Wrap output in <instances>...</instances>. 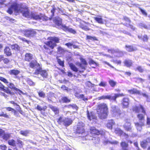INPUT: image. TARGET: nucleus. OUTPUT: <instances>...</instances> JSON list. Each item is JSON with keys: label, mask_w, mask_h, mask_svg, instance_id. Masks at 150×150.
<instances>
[{"label": "nucleus", "mask_w": 150, "mask_h": 150, "mask_svg": "<svg viewBox=\"0 0 150 150\" xmlns=\"http://www.w3.org/2000/svg\"><path fill=\"white\" fill-rule=\"evenodd\" d=\"M13 10L16 13H22L23 16L25 17L30 18V14L28 7L26 6H23L22 3L18 4L17 2H13L8 8L7 11L10 14H11Z\"/></svg>", "instance_id": "nucleus-1"}, {"label": "nucleus", "mask_w": 150, "mask_h": 150, "mask_svg": "<svg viewBox=\"0 0 150 150\" xmlns=\"http://www.w3.org/2000/svg\"><path fill=\"white\" fill-rule=\"evenodd\" d=\"M132 110L135 113H138L137 117L139 121V122L134 123L135 125L137 128L142 127L144 126L145 120V115H146V110L144 106L140 104L139 106H133Z\"/></svg>", "instance_id": "nucleus-2"}, {"label": "nucleus", "mask_w": 150, "mask_h": 150, "mask_svg": "<svg viewBox=\"0 0 150 150\" xmlns=\"http://www.w3.org/2000/svg\"><path fill=\"white\" fill-rule=\"evenodd\" d=\"M49 41L45 43V45L43 46V48L45 49V52L49 54H51L53 51L51 50L50 48L53 49L54 47L57 46V43H58L60 42V39L59 38L55 37H49L47 38Z\"/></svg>", "instance_id": "nucleus-3"}, {"label": "nucleus", "mask_w": 150, "mask_h": 150, "mask_svg": "<svg viewBox=\"0 0 150 150\" xmlns=\"http://www.w3.org/2000/svg\"><path fill=\"white\" fill-rule=\"evenodd\" d=\"M97 112L100 119L107 118L108 114V108L107 104L105 103H100L98 105Z\"/></svg>", "instance_id": "nucleus-4"}, {"label": "nucleus", "mask_w": 150, "mask_h": 150, "mask_svg": "<svg viewBox=\"0 0 150 150\" xmlns=\"http://www.w3.org/2000/svg\"><path fill=\"white\" fill-rule=\"evenodd\" d=\"M9 87H5L0 82V90H2L8 94L12 95L13 93L9 89H13L16 91H20V90L15 86L14 84L12 83H9Z\"/></svg>", "instance_id": "nucleus-5"}, {"label": "nucleus", "mask_w": 150, "mask_h": 150, "mask_svg": "<svg viewBox=\"0 0 150 150\" xmlns=\"http://www.w3.org/2000/svg\"><path fill=\"white\" fill-rule=\"evenodd\" d=\"M39 74H40L43 79H41L42 80H43L44 79L47 78L48 76V74L47 71L45 70L42 69L41 67L36 69L33 73L34 75H38ZM39 78L41 80L40 78Z\"/></svg>", "instance_id": "nucleus-6"}, {"label": "nucleus", "mask_w": 150, "mask_h": 150, "mask_svg": "<svg viewBox=\"0 0 150 150\" xmlns=\"http://www.w3.org/2000/svg\"><path fill=\"white\" fill-rule=\"evenodd\" d=\"M77 21L79 23V27L82 29L86 31L89 30H90L88 27V26L90 25V24L88 22H86L80 19L77 20Z\"/></svg>", "instance_id": "nucleus-7"}, {"label": "nucleus", "mask_w": 150, "mask_h": 150, "mask_svg": "<svg viewBox=\"0 0 150 150\" xmlns=\"http://www.w3.org/2000/svg\"><path fill=\"white\" fill-rule=\"evenodd\" d=\"M84 125L82 123H79L77 125L75 130V133L76 134H82L85 132Z\"/></svg>", "instance_id": "nucleus-8"}, {"label": "nucleus", "mask_w": 150, "mask_h": 150, "mask_svg": "<svg viewBox=\"0 0 150 150\" xmlns=\"http://www.w3.org/2000/svg\"><path fill=\"white\" fill-rule=\"evenodd\" d=\"M103 132V131H99L94 127H91L90 128V133L93 136L99 135L101 134Z\"/></svg>", "instance_id": "nucleus-9"}, {"label": "nucleus", "mask_w": 150, "mask_h": 150, "mask_svg": "<svg viewBox=\"0 0 150 150\" xmlns=\"http://www.w3.org/2000/svg\"><path fill=\"white\" fill-rule=\"evenodd\" d=\"M23 32L25 36L28 37L33 36L36 33L35 30L33 29L25 30L23 31Z\"/></svg>", "instance_id": "nucleus-10"}, {"label": "nucleus", "mask_w": 150, "mask_h": 150, "mask_svg": "<svg viewBox=\"0 0 150 150\" xmlns=\"http://www.w3.org/2000/svg\"><path fill=\"white\" fill-rule=\"evenodd\" d=\"M129 98L124 97L122 100L121 104L123 108H127L129 107Z\"/></svg>", "instance_id": "nucleus-11"}, {"label": "nucleus", "mask_w": 150, "mask_h": 150, "mask_svg": "<svg viewBox=\"0 0 150 150\" xmlns=\"http://www.w3.org/2000/svg\"><path fill=\"white\" fill-rule=\"evenodd\" d=\"M114 96H113L108 95V99L110 100H112L116 102V99L117 98L125 96V95L123 93H115L114 94Z\"/></svg>", "instance_id": "nucleus-12"}, {"label": "nucleus", "mask_w": 150, "mask_h": 150, "mask_svg": "<svg viewBox=\"0 0 150 150\" xmlns=\"http://www.w3.org/2000/svg\"><path fill=\"white\" fill-rule=\"evenodd\" d=\"M112 112L113 114L117 116H120L122 114V112L119 108H117V106H113L112 107Z\"/></svg>", "instance_id": "nucleus-13"}, {"label": "nucleus", "mask_w": 150, "mask_h": 150, "mask_svg": "<svg viewBox=\"0 0 150 150\" xmlns=\"http://www.w3.org/2000/svg\"><path fill=\"white\" fill-rule=\"evenodd\" d=\"M53 23L58 26H61L62 24V20L59 17H55L53 20Z\"/></svg>", "instance_id": "nucleus-14"}, {"label": "nucleus", "mask_w": 150, "mask_h": 150, "mask_svg": "<svg viewBox=\"0 0 150 150\" xmlns=\"http://www.w3.org/2000/svg\"><path fill=\"white\" fill-rule=\"evenodd\" d=\"M87 112V116L88 120L90 121L96 119L97 117L95 115L94 113L93 112H89L88 110H87L86 111Z\"/></svg>", "instance_id": "nucleus-15"}, {"label": "nucleus", "mask_w": 150, "mask_h": 150, "mask_svg": "<svg viewBox=\"0 0 150 150\" xmlns=\"http://www.w3.org/2000/svg\"><path fill=\"white\" fill-rule=\"evenodd\" d=\"M73 122V120L71 118L69 117H65L64 119L63 125L65 127H67L71 125Z\"/></svg>", "instance_id": "nucleus-16"}, {"label": "nucleus", "mask_w": 150, "mask_h": 150, "mask_svg": "<svg viewBox=\"0 0 150 150\" xmlns=\"http://www.w3.org/2000/svg\"><path fill=\"white\" fill-rule=\"evenodd\" d=\"M108 52L112 54H114V53H117L119 55V56L120 57H122L123 55V52L118 50H115L113 49H108Z\"/></svg>", "instance_id": "nucleus-17"}, {"label": "nucleus", "mask_w": 150, "mask_h": 150, "mask_svg": "<svg viewBox=\"0 0 150 150\" xmlns=\"http://www.w3.org/2000/svg\"><path fill=\"white\" fill-rule=\"evenodd\" d=\"M128 92L130 94L140 95L141 93L137 89L133 88L127 90Z\"/></svg>", "instance_id": "nucleus-18"}, {"label": "nucleus", "mask_w": 150, "mask_h": 150, "mask_svg": "<svg viewBox=\"0 0 150 150\" xmlns=\"http://www.w3.org/2000/svg\"><path fill=\"white\" fill-rule=\"evenodd\" d=\"M33 59V55L30 53H26L25 55L24 60L28 62H30Z\"/></svg>", "instance_id": "nucleus-19"}, {"label": "nucleus", "mask_w": 150, "mask_h": 150, "mask_svg": "<svg viewBox=\"0 0 150 150\" xmlns=\"http://www.w3.org/2000/svg\"><path fill=\"white\" fill-rule=\"evenodd\" d=\"M115 124V122L114 120L111 119L108 120L106 126L108 128L112 129V126Z\"/></svg>", "instance_id": "nucleus-20"}, {"label": "nucleus", "mask_w": 150, "mask_h": 150, "mask_svg": "<svg viewBox=\"0 0 150 150\" xmlns=\"http://www.w3.org/2000/svg\"><path fill=\"white\" fill-rule=\"evenodd\" d=\"M124 65L127 67L130 68L133 66V63L132 61L130 59H126L123 62Z\"/></svg>", "instance_id": "nucleus-21"}, {"label": "nucleus", "mask_w": 150, "mask_h": 150, "mask_svg": "<svg viewBox=\"0 0 150 150\" xmlns=\"http://www.w3.org/2000/svg\"><path fill=\"white\" fill-rule=\"evenodd\" d=\"M94 19L97 22L100 24H103L104 23V20L102 18V16L98 15L97 17H94Z\"/></svg>", "instance_id": "nucleus-22"}, {"label": "nucleus", "mask_w": 150, "mask_h": 150, "mask_svg": "<svg viewBox=\"0 0 150 150\" xmlns=\"http://www.w3.org/2000/svg\"><path fill=\"white\" fill-rule=\"evenodd\" d=\"M131 124L130 122H126L123 127L125 130L127 131H130L132 129Z\"/></svg>", "instance_id": "nucleus-23"}, {"label": "nucleus", "mask_w": 150, "mask_h": 150, "mask_svg": "<svg viewBox=\"0 0 150 150\" xmlns=\"http://www.w3.org/2000/svg\"><path fill=\"white\" fill-rule=\"evenodd\" d=\"M4 53L7 56L9 57L12 55L11 50L9 47L6 46L4 49Z\"/></svg>", "instance_id": "nucleus-24"}, {"label": "nucleus", "mask_w": 150, "mask_h": 150, "mask_svg": "<svg viewBox=\"0 0 150 150\" xmlns=\"http://www.w3.org/2000/svg\"><path fill=\"white\" fill-rule=\"evenodd\" d=\"M40 18V14L38 15L36 14L35 13L31 12L30 13V18H33L34 20H39Z\"/></svg>", "instance_id": "nucleus-25"}, {"label": "nucleus", "mask_w": 150, "mask_h": 150, "mask_svg": "<svg viewBox=\"0 0 150 150\" xmlns=\"http://www.w3.org/2000/svg\"><path fill=\"white\" fill-rule=\"evenodd\" d=\"M138 38L144 42H147L149 39V37L146 35H144L143 36L139 35L138 36Z\"/></svg>", "instance_id": "nucleus-26"}, {"label": "nucleus", "mask_w": 150, "mask_h": 150, "mask_svg": "<svg viewBox=\"0 0 150 150\" xmlns=\"http://www.w3.org/2000/svg\"><path fill=\"white\" fill-rule=\"evenodd\" d=\"M49 107L54 112L55 114L57 115L59 114V111L58 108L52 105H49Z\"/></svg>", "instance_id": "nucleus-27"}, {"label": "nucleus", "mask_w": 150, "mask_h": 150, "mask_svg": "<svg viewBox=\"0 0 150 150\" xmlns=\"http://www.w3.org/2000/svg\"><path fill=\"white\" fill-rule=\"evenodd\" d=\"M47 107L45 105L43 107H41L40 105H37L35 109H37L38 111L40 112L44 111L45 112L47 110Z\"/></svg>", "instance_id": "nucleus-28"}, {"label": "nucleus", "mask_w": 150, "mask_h": 150, "mask_svg": "<svg viewBox=\"0 0 150 150\" xmlns=\"http://www.w3.org/2000/svg\"><path fill=\"white\" fill-rule=\"evenodd\" d=\"M9 103L11 104L15 105L16 106H18V109L17 110V111L19 112L21 114H23V111L21 110V108L17 104V103H15V102L13 101H10L9 102Z\"/></svg>", "instance_id": "nucleus-29"}, {"label": "nucleus", "mask_w": 150, "mask_h": 150, "mask_svg": "<svg viewBox=\"0 0 150 150\" xmlns=\"http://www.w3.org/2000/svg\"><path fill=\"white\" fill-rule=\"evenodd\" d=\"M11 47L13 50H14L17 52L20 51V47L17 44H14L11 45Z\"/></svg>", "instance_id": "nucleus-30"}, {"label": "nucleus", "mask_w": 150, "mask_h": 150, "mask_svg": "<svg viewBox=\"0 0 150 150\" xmlns=\"http://www.w3.org/2000/svg\"><path fill=\"white\" fill-rule=\"evenodd\" d=\"M11 135L10 134L5 132L1 138L4 140L6 141L9 139Z\"/></svg>", "instance_id": "nucleus-31"}, {"label": "nucleus", "mask_w": 150, "mask_h": 150, "mask_svg": "<svg viewBox=\"0 0 150 150\" xmlns=\"http://www.w3.org/2000/svg\"><path fill=\"white\" fill-rule=\"evenodd\" d=\"M115 132L116 134H118L120 136L123 134V131L119 128H116L115 130Z\"/></svg>", "instance_id": "nucleus-32"}, {"label": "nucleus", "mask_w": 150, "mask_h": 150, "mask_svg": "<svg viewBox=\"0 0 150 150\" xmlns=\"http://www.w3.org/2000/svg\"><path fill=\"white\" fill-rule=\"evenodd\" d=\"M69 66L70 67V69L73 71L75 72H77L78 71V68L73 64L70 63L69 64Z\"/></svg>", "instance_id": "nucleus-33"}, {"label": "nucleus", "mask_w": 150, "mask_h": 150, "mask_svg": "<svg viewBox=\"0 0 150 150\" xmlns=\"http://www.w3.org/2000/svg\"><path fill=\"white\" fill-rule=\"evenodd\" d=\"M20 73L19 70L17 69H12L10 71L9 74L11 75L17 76Z\"/></svg>", "instance_id": "nucleus-34"}, {"label": "nucleus", "mask_w": 150, "mask_h": 150, "mask_svg": "<svg viewBox=\"0 0 150 150\" xmlns=\"http://www.w3.org/2000/svg\"><path fill=\"white\" fill-rule=\"evenodd\" d=\"M125 47L126 49L129 52L134 51L135 50L132 45H126L125 46Z\"/></svg>", "instance_id": "nucleus-35"}, {"label": "nucleus", "mask_w": 150, "mask_h": 150, "mask_svg": "<svg viewBox=\"0 0 150 150\" xmlns=\"http://www.w3.org/2000/svg\"><path fill=\"white\" fill-rule=\"evenodd\" d=\"M70 100L68 99L67 97L64 96L62 97L61 98V101H59L60 102H62L63 103H67L70 102Z\"/></svg>", "instance_id": "nucleus-36"}, {"label": "nucleus", "mask_w": 150, "mask_h": 150, "mask_svg": "<svg viewBox=\"0 0 150 150\" xmlns=\"http://www.w3.org/2000/svg\"><path fill=\"white\" fill-rule=\"evenodd\" d=\"M76 64L78 65L81 69H82V70H80L79 71V72L82 73L83 72L84 70L86 69L85 67L83 65V64L80 62H78Z\"/></svg>", "instance_id": "nucleus-37"}, {"label": "nucleus", "mask_w": 150, "mask_h": 150, "mask_svg": "<svg viewBox=\"0 0 150 150\" xmlns=\"http://www.w3.org/2000/svg\"><path fill=\"white\" fill-rule=\"evenodd\" d=\"M6 109L8 111H11L12 112H13L14 115H17V112L16 110L14 108L11 107H7L6 108Z\"/></svg>", "instance_id": "nucleus-38"}, {"label": "nucleus", "mask_w": 150, "mask_h": 150, "mask_svg": "<svg viewBox=\"0 0 150 150\" xmlns=\"http://www.w3.org/2000/svg\"><path fill=\"white\" fill-rule=\"evenodd\" d=\"M140 144L141 146L144 149L146 148L148 145V143L146 140L141 142Z\"/></svg>", "instance_id": "nucleus-39"}, {"label": "nucleus", "mask_w": 150, "mask_h": 150, "mask_svg": "<svg viewBox=\"0 0 150 150\" xmlns=\"http://www.w3.org/2000/svg\"><path fill=\"white\" fill-rule=\"evenodd\" d=\"M29 132H30L29 130H26L25 131L21 130L20 132V133L23 136L26 137L28 136Z\"/></svg>", "instance_id": "nucleus-40"}, {"label": "nucleus", "mask_w": 150, "mask_h": 150, "mask_svg": "<svg viewBox=\"0 0 150 150\" xmlns=\"http://www.w3.org/2000/svg\"><path fill=\"white\" fill-rule=\"evenodd\" d=\"M9 145L13 146H16V143L15 141L13 139H11L9 140L8 142Z\"/></svg>", "instance_id": "nucleus-41"}, {"label": "nucleus", "mask_w": 150, "mask_h": 150, "mask_svg": "<svg viewBox=\"0 0 150 150\" xmlns=\"http://www.w3.org/2000/svg\"><path fill=\"white\" fill-rule=\"evenodd\" d=\"M39 20H42L43 21H47L48 20V18L45 15L40 13Z\"/></svg>", "instance_id": "nucleus-42"}, {"label": "nucleus", "mask_w": 150, "mask_h": 150, "mask_svg": "<svg viewBox=\"0 0 150 150\" xmlns=\"http://www.w3.org/2000/svg\"><path fill=\"white\" fill-rule=\"evenodd\" d=\"M136 71H137L141 73H143L144 71V69L141 66H138L135 69Z\"/></svg>", "instance_id": "nucleus-43"}, {"label": "nucleus", "mask_w": 150, "mask_h": 150, "mask_svg": "<svg viewBox=\"0 0 150 150\" xmlns=\"http://www.w3.org/2000/svg\"><path fill=\"white\" fill-rule=\"evenodd\" d=\"M86 40H91L94 41H97L98 40V39L96 37H92L88 35H87L86 36Z\"/></svg>", "instance_id": "nucleus-44"}, {"label": "nucleus", "mask_w": 150, "mask_h": 150, "mask_svg": "<svg viewBox=\"0 0 150 150\" xmlns=\"http://www.w3.org/2000/svg\"><path fill=\"white\" fill-rule=\"evenodd\" d=\"M108 82L110 86L112 87H114L117 84V82L113 80H109Z\"/></svg>", "instance_id": "nucleus-45"}, {"label": "nucleus", "mask_w": 150, "mask_h": 150, "mask_svg": "<svg viewBox=\"0 0 150 150\" xmlns=\"http://www.w3.org/2000/svg\"><path fill=\"white\" fill-rule=\"evenodd\" d=\"M56 10V8L54 6L52 8L51 10V12L52 13V15L50 18V20H51V19L54 16V14Z\"/></svg>", "instance_id": "nucleus-46"}, {"label": "nucleus", "mask_w": 150, "mask_h": 150, "mask_svg": "<svg viewBox=\"0 0 150 150\" xmlns=\"http://www.w3.org/2000/svg\"><path fill=\"white\" fill-rule=\"evenodd\" d=\"M57 121L58 123L61 125L63 123V124L64 119H63V118L61 116L60 117L58 118L57 119Z\"/></svg>", "instance_id": "nucleus-47"}, {"label": "nucleus", "mask_w": 150, "mask_h": 150, "mask_svg": "<svg viewBox=\"0 0 150 150\" xmlns=\"http://www.w3.org/2000/svg\"><path fill=\"white\" fill-rule=\"evenodd\" d=\"M36 63H37V61L36 60L35 62H30L29 64V67L31 68H34L36 65Z\"/></svg>", "instance_id": "nucleus-48"}, {"label": "nucleus", "mask_w": 150, "mask_h": 150, "mask_svg": "<svg viewBox=\"0 0 150 150\" xmlns=\"http://www.w3.org/2000/svg\"><path fill=\"white\" fill-rule=\"evenodd\" d=\"M57 62L59 65L61 67H63L64 66V61H61L60 59H57Z\"/></svg>", "instance_id": "nucleus-49"}, {"label": "nucleus", "mask_w": 150, "mask_h": 150, "mask_svg": "<svg viewBox=\"0 0 150 150\" xmlns=\"http://www.w3.org/2000/svg\"><path fill=\"white\" fill-rule=\"evenodd\" d=\"M123 25L127 27H129L131 29L133 30H134L135 29V28L134 27V26L131 24H128L127 23H125Z\"/></svg>", "instance_id": "nucleus-50"}, {"label": "nucleus", "mask_w": 150, "mask_h": 150, "mask_svg": "<svg viewBox=\"0 0 150 150\" xmlns=\"http://www.w3.org/2000/svg\"><path fill=\"white\" fill-rule=\"evenodd\" d=\"M0 80L6 84L8 83V81L5 78L0 76Z\"/></svg>", "instance_id": "nucleus-51"}, {"label": "nucleus", "mask_w": 150, "mask_h": 150, "mask_svg": "<svg viewBox=\"0 0 150 150\" xmlns=\"http://www.w3.org/2000/svg\"><path fill=\"white\" fill-rule=\"evenodd\" d=\"M38 93L40 97L43 98L45 97V93L43 91H39L38 92Z\"/></svg>", "instance_id": "nucleus-52"}, {"label": "nucleus", "mask_w": 150, "mask_h": 150, "mask_svg": "<svg viewBox=\"0 0 150 150\" xmlns=\"http://www.w3.org/2000/svg\"><path fill=\"white\" fill-rule=\"evenodd\" d=\"M80 59L81 61V63L82 64H83L84 65L86 66L87 64V63L86 60L82 57H80Z\"/></svg>", "instance_id": "nucleus-53"}, {"label": "nucleus", "mask_w": 150, "mask_h": 150, "mask_svg": "<svg viewBox=\"0 0 150 150\" xmlns=\"http://www.w3.org/2000/svg\"><path fill=\"white\" fill-rule=\"evenodd\" d=\"M62 29L65 31H68L69 28L67 26L65 25H62L61 26Z\"/></svg>", "instance_id": "nucleus-54"}, {"label": "nucleus", "mask_w": 150, "mask_h": 150, "mask_svg": "<svg viewBox=\"0 0 150 150\" xmlns=\"http://www.w3.org/2000/svg\"><path fill=\"white\" fill-rule=\"evenodd\" d=\"M2 60L5 64H8L10 62V60L7 58H4L3 55V58Z\"/></svg>", "instance_id": "nucleus-55"}, {"label": "nucleus", "mask_w": 150, "mask_h": 150, "mask_svg": "<svg viewBox=\"0 0 150 150\" xmlns=\"http://www.w3.org/2000/svg\"><path fill=\"white\" fill-rule=\"evenodd\" d=\"M27 83L30 86H34L35 83L33 81L30 79H28L27 81Z\"/></svg>", "instance_id": "nucleus-56"}, {"label": "nucleus", "mask_w": 150, "mask_h": 150, "mask_svg": "<svg viewBox=\"0 0 150 150\" xmlns=\"http://www.w3.org/2000/svg\"><path fill=\"white\" fill-rule=\"evenodd\" d=\"M138 8L143 15L145 16H146L147 15V14L145 10L141 8L140 7H139Z\"/></svg>", "instance_id": "nucleus-57"}, {"label": "nucleus", "mask_w": 150, "mask_h": 150, "mask_svg": "<svg viewBox=\"0 0 150 150\" xmlns=\"http://www.w3.org/2000/svg\"><path fill=\"white\" fill-rule=\"evenodd\" d=\"M0 117H3L6 118H9V115L7 113H4L3 112H2L0 113Z\"/></svg>", "instance_id": "nucleus-58"}, {"label": "nucleus", "mask_w": 150, "mask_h": 150, "mask_svg": "<svg viewBox=\"0 0 150 150\" xmlns=\"http://www.w3.org/2000/svg\"><path fill=\"white\" fill-rule=\"evenodd\" d=\"M108 95L107 96H102L100 97H98V100H105L106 99H108Z\"/></svg>", "instance_id": "nucleus-59"}, {"label": "nucleus", "mask_w": 150, "mask_h": 150, "mask_svg": "<svg viewBox=\"0 0 150 150\" xmlns=\"http://www.w3.org/2000/svg\"><path fill=\"white\" fill-rule=\"evenodd\" d=\"M123 20L125 21L128 22L129 23H130L131 22V21L129 18L126 16H124Z\"/></svg>", "instance_id": "nucleus-60"}, {"label": "nucleus", "mask_w": 150, "mask_h": 150, "mask_svg": "<svg viewBox=\"0 0 150 150\" xmlns=\"http://www.w3.org/2000/svg\"><path fill=\"white\" fill-rule=\"evenodd\" d=\"M107 85L106 82L103 81H101L99 84V86H100L103 87H105Z\"/></svg>", "instance_id": "nucleus-61"}, {"label": "nucleus", "mask_w": 150, "mask_h": 150, "mask_svg": "<svg viewBox=\"0 0 150 150\" xmlns=\"http://www.w3.org/2000/svg\"><path fill=\"white\" fill-rule=\"evenodd\" d=\"M88 63L90 65L92 64H95L96 66H98V64L94 60L91 59L89 60Z\"/></svg>", "instance_id": "nucleus-62"}, {"label": "nucleus", "mask_w": 150, "mask_h": 150, "mask_svg": "<svg viewBox=\"0 0 150 150\" xmlns=\"http://www.w3.org/2000/svg\"><path fill=\"white\" fill-rule=\"evenodd\" d=\"M7 147L5 145L2 144L0 145V150H6Z\"/></svg>", "instance_id": "nucleus-63"}, {"label": "nucleus", "mask_w": 150, "mask_h": 150, "mask_svg": "<svg viewBox=\"0 0 150 150\" xmlns=\"http://www.w3.org/2000/svg\"><path fill=\"white\" fill-rule=\"evenodd\" d=\"M68 32L73 34H75L76 33V32L75 30L73 29L72 28H69Z\"/></svg>", "instance_id": "nucleus-64"}]
</instances>
